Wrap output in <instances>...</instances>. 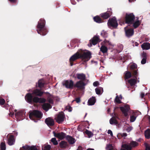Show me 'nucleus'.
Masks as SVG:
<instances>
[{
    "label": "nucleus",
    "mask_w": 150,
    "mask_h": 150,
    "mask_svg": "<svg viewBox=\"0 0 150 150\" xmlns=\"http://www.w3.org/2000/svg\"><path fill=\"white\" fill-rule=\"evenodd\" d=\"M91 55L90 52H85L81 49H79L70 57V65L72 66L74 65L73 62L79 59H81L83 62L86 63L91 58Z\"/></svg>",
    "instance_id": "obj_1"
},
{
    "label": "nucleus",
    "mask_w": 150,
    "mask_h": 150,
    "mask_svg": "<svg viewBox=\"0 0 150 150\" xmlns=\"http://www.w3.org/2000/svg\"><path fill=\"white\" fill-rule=\"evenodd\" d=\"M45 21L42 18L40 20L37 26V31L38 33L41 35H45L47 33V30L45 26Z\"/></svg>",
    "instance_id": "obj_2"
},
{
    "label": "nucleus",
    "mask_w": 150,
    "mask_h": 150,
    "mask_svg": "<svg viewBox=\"0 0 150 150\" xmlns=\"http://www.w3.org/2000/svg\"><path fill=\"white\" fill-rule=\"evenodd\" d=\"M42 113L40 111L36 110H34L32 111L29 112V117L34 122H36L38 120L42 117Z\"/></svg>",
    "instance_id": "obj_3"
},
{
    "label": "nucleus",
    "mask_w": 150,
    "mask_h": 150,
    "mask_svg": "<svg viewBox=\"0 0 150 150\" xmlns=\"http://www.w3.org/2000/svg\"><path fill=\"white\" fill-rule=\"evenodd\" d=\"M135 18V16L133 13H126L125 19V23L129 24H132L134 22Z\"/></svg>",
    "instance_id": "obj_4"
},
{
    "label": "nucleus",
    "mask_w": 150,
    "mask_h": 150,
    "mask_svg": "<svg viewBox=\"0 0 150 150\" xmlns=\"http://www.w3.org/2000/svg\"><path fill=\"white\" fill-rule=\"evenodd\" d=\"M65 118V116L64 113L61 112L56 115L54 119L58 123L61 124L64 122Z\"/></svg>",
    "instance_id": "obj_5"
},
{
    "label": "nucleus",
    "mask_w": 150,
    "mask_h": 150,
    "mask_svg": "<svg viewBox=\"0 0 150 150\" xmlns=\"http://www.w3.org/2000/svg\"><path fill=\"white\" fill-rule=\"evenodd\" d=\"M108 25L110 27L116 28L118 26L117 21L115 18H110L108 22Z\"/></svg>",
    "instance_id": "obj_6"
},
{
    "label": "nucleus",
    "mask_w": 150,
    "mask_h": 150,
    "mask_svg": "<svg viewBox=\"0 0 150 150\" xmlns=\"http://www.w3.org/2000/svg\"><path fill=\"white\" fill-rule=\"evenodd\" d=\"M35 97H33L32 93H28L25 96V99L28 103L32 104L35 103L34 99Z\"/></svg>",
    "instance_id": "obj_7"
},
{
    "label": "nucleus",
    "mask_w": 150,
    "mask_h": 150,
    "mask_svg": "<svg viewBox=\"0 0 150 150\" xmlns=\"http://www.w3.org/2000/svg\"><path fill=\"white\" fill-rule=\"evenodd\" d=\"M63 85L67 88L72 89L74 87V82L72 80H66L63 82Z\"/></svg>",
    "instance_id": "obj_8"
},
{
    "label": "nucleus",
    "mask_w": 150,
    "mask_h": 150,
    "mask_svg": "<svg viewBox=\"0 0 150 150\" xmlns=\"http://www.w3.org/2000/svg\"><path fill=\"white\" fill-rule=\"evenodd\" d=\"M86 85L85 83L82 81H77L75 84H74V87L77 88L79 90H82L85 88Z\"/></svg>",
    "instance_id": "obj_9"
},
{
    "label": "nucleus",
    "mask_w": 150,
    "mask_h": 150,
    "mask_svg": "<svg viewBox=\"0 0 150 150\" xmlns=\"http://www.w3.org/2000/svg\"><path fill=\"white\" fill-rule=\"evenodd\" d=\"M53 133L55 137L61 140L64 139L67 137L66 134L63 132L56 133L54 131Z\"/></svg>",
    "instance_id": "obj_10"
},
{
    "label": "nucleus",
    "mask_w": 150,
    "mask_h": 150,
    "mask_svg": "<svg viewBox=\"0 0 150 150\" xmlns=\"http://www.w3.org/2000/svg\"><path fill=\"white\" fill-rule=\"evenodd\" d=\"M7 143L10 146L14 144L15 142V139L13 135L8 134L7 136Z\"/></svg>",
    "instance_id": "obj_11"
},
{
    "label": "nucleus",
    "mask_w": 150,
    "mask_h": 150,
    "mask_svg": "<svg viewBox=\"0 0 150 150\" xmlns=\"http://www.w3.org/2000/svg\"><path fill=\"white\" fill-rule=\"evenodd\" d=\"M90 46H92V44L93 45H96L98 42H100L99 36L98 35L95 36L90 40Z\"/></svg>",
    "instance_id": "obj_12"
},
{
    "label": "nucleus",
    "mask_w": 150,
    "mask_h": 150,
    "mask_svg": "<svg viewBox=\"0 0 150 150\" xmlns=\"http://www.w3.org/2000/svg\"><path fill=\"white\" fill-rule=\"evenodd\" d=\"M112 12L110 11H108L106 12L100 14V17L103 19L108 18L112 15Z\"/></svg>",
    "instance_id": "obj_13"
},
{
    "label": "nucleus",
    "mask_w": 150,
    "mask_h": 150,
    "mask_svg": "<svg viewBox=\"0 0 150 150\" xmlns=\"http://www.w3.org/2000/svg\"><path fill=\"white\" fill-rule=\"evenodd\" d=\"M125 35L128 38L132 36L134 34V29L130 28L127 29H126V28H125Z\"/></svg>",
    "instance_id": "obj_14"
},
{
    "label": "nucleus",
    "mask_w": 150,
    "mask_h": 150,
    "mask_svg": "<svg viewBox=\"0 0 150 150\" xmlns=\"http://www.w3.org/2000/svg\"><path fill=\"white\" fill-rule=\"evenodd\" d=\"M45 122L49 127L52 126L54 125V120L51 117H49L46 118L45 120Z\"/></svg>",
    "instance_id": "obj_15"
},
{
    "label": "nucleus",
    "mask_w": 150,
    "mask_h": 150,
    "mask_svg": "<svg viewBox=\"0 0 150 150\" xmlns=\"http://www.w3.org/2000/svg\"><path fill=\"white\" fill-rule=\"evenodd\" d=\"M44 93V92L41 91L40 89H35L33 91L32 93L33 95L35 96L41 97Z\"/></svg>",
    "instance_id": "obj_16"
},
{
    "label": "nucleus",
    "mask_w": 150,
    "mask_h": 150,
    "mask_svg": "<svg viewBox=\"0 0 150 150\" xmlns=\"http://www.w3.org/2000/svg\"><path fill=\"white\" fill-rule=\"evenodd\" d=\"M34 101H35V103H45L46 101V100L44 98H39L37 96H35V97Z\"/></svg>",
    "instance_id": "obj_17"
},
{
    "label": "nucleus",
    "mask_w": 150,
    "mask_h": 150,
    "mask_svg": "<svg viewBox=\"0 0 150 150\" xmlns=\"http://www.w3.org/2000/svg\"><path fill=\"white\" fill-rule=\"evenodd\" d=\"M76 75L77 78L78 79L80 80V81H83L86 79V75L83 73L77 74Z\"/></svg>",
    "instance_id": "obj_18"
},
{
    "label": "nucleus",
    "mask_w": 150,
    "mask_h": 150,
    "mask_svg": "<svg viewBox=\"0 0 150 150\" xmlns=\"http://www.w3.org/2000/svg\"><path fill=\"white\" fill-rule=\"evenodd\" d=\"M66 138L70 144H73L76 142L75 139L70 136L67 135Z\"/></svg>",
    "instance_id": "obj_19"
},
{
    "label": "nucleus",
    "mask_w": 150,
    "mask_h": 150,
    "mask_svg": "<svg viewBox=\"0 0 150 150\" xmlns=\"http://www.w3.org/2000/svg\"><path fill=\"white\" fill-rule=\"evenodd\" d=\"M52 106L49 103H44L42 105V108L43 110L46 111H47L49 109L51 108Z\"/></svg>",
    "instance_id": "obj_20"
},
{
    "label": "nucleus",
    "mask_w": 150,
    "mask_h": 150,
    "mask_svg": "<svg viewBox=\"0 0 150 150\" xmlns=\"http://www.w3.org/2000/svg\"><path fill=\"white\" fill-rule=\"evenodd\" d=\"M59 146L61 148H66L69 146V144L67 142L62 141L59 143Z\"/></svg>",
    "instance_id": "obj_21"
},
{
    "label": "nucleus",
    "mask_w": 150,
    "mask_h": 150,
    "mask_svg": "<svg viewBox=\"0 0 150 150\" xmlns=\"http://www.w3.org/2000/svg\"><path fill=\"white\" fill-rule=\"evenodd\" d=\"M16 117L20 118L21 119H23L25 118V114L24 112L19 111L15 114Z\"/></svg>",
    "instance_id": "obj_22"
},
{
    "label": "nucleus",
    "mask_w": 150,
    "mask_h": 150,
    "mask_svg": "<svg viewBox=\"0 0 150 150\" xmlns=\"http://www.w3.org/2000/svg\"><path fill=\"white\" fill-rule=\"evenodd\" d=\"M137 81V78H134V79H131L129 80L128 81V82L131 86H132L135 84Z\"/></svg>",
    "instance_id": "obj_23"
},
{
    "label": "nucleus",
    "mask_w": 150,
    "mask_h": 150,
    "mask_svg": "<svg viewBox=\"0 0 150 150\" xmlns=\"http://www.w3.org/2000/svg\"><path fill=\"white\" fill-rule=\"evenodd\" d=\"M141 47L143 50H148L150 48V44L149 42H144L141 45Z\"/></svg>",
    "instance_id": "obj_24"
},
{
    "label": "nucleus",
    "mask_w": 150,
    "mask_h": 150,
    "mask_svg": "<svg viewBox=\"0 0 150 150\" xmlns=\"http://www.w3.org/2000/svg\"><path fill=\"white\" fill-rule=\"evenodd\" d=\"M96 100L95 97H92L88 100V104L89 105H93L96 102Z\"/></svg>",
    "instance_id": "obj_25"
},
{
    "label": "nucleus",
    "mask_w": 150,
    "mask_h": 150,
    "mask_svg": "<svg viewBox=\"0 0 150 150\" xmlns=\"http://www.w3.org/2000/svg\"><path fill=\"white\" fill-rule=\"evenodd\" d=\"M93 18L94 21L97 23H100L103 22V20L99 16H95Z\"/></svg>",
    "instance_id": "obj_26"
},
{
    "label": "nucleus",
    "mask_w": 150,
    "mask_h": 150,
    "mask_svg": "<svg viewBox=\"0 0 150 150\" xmlns=\"http://www.w3.org/2000/svg\"><path fill=\"white\" fill-rule=\"evenodd\" d=\"M141 23V21L139 20H137L136 21L132 23V26L134 28H137L140 24Z\"/></svg>",
    "instance_id": "obj_27"
},
{
    "label": "nucleus",
    "mask_w": 150,
    "mask_h": 150,
    "mask_svg": "<svg viewBox=\"0 0 150 150\" xmlns=\"http://www.w3.org/2000/svg\"><path fill=\"white\" fill-rule=\"evenodd\" d=\"M122 147L127 150H131L132 148L130 144H124L122 145Z\"/></svg>",
    "instance_id": "obj_28"
},
{
    "label": "nucleus",
    "mask_w": 150,
    "mask_h": 150,
    "mask_svg": "<svg viewBox=\"0 0 150 150\" xmlns=\"http://www.w3.org/2000/svg\"><path fill=\"white\" fill-rule=\"evenodd\" d=\"M132 76V74L129 71H127L125 73L124 78L125 79H128L131 78Z\"/></svg>",
    "instance_id": "obj_29"
},
{
    "label": "nucleus",
    "mask_w": 150,
    "mask_h": 150,
    "mask_svg": "<svg viewBox=\"0 0 150 150\" xmlns=\"http://www.w3.org/2000/svg\"><path fill=\"white\" fill-rule=\"evenodd\" d=\"M120 109L125 117H126L128 116L127 112L128 111H127L124 107L122 106L120 107Z\"/></svg>",
    "instance_id": "obj_30"
},
{
    "label": "nucleus",
    "mask_w": 150,
    "mask_h": 150,
    "mask_svg": "<svg viewBox=\"0 0 150 150\" xmlns=\"http://www.w3.org/2000/svg\"><path fill=\"white\" fill-rule=\"evenodd\" d=\"M144 135L146 138L148 139L150 138V129H148L145 131Z\"/></svg>",
    "instance_id": "obj_31"
},
{
    "label": "nucleus",
    "mask_w": 150,
    "mask_h": 150,
    "mask_svg": "<svg viewBox=\"0 0 150 150\" xmlns=\"http://www.w3.org/2000/svg\"><path fill=\"white\" fill-rule=\"evenodd\" d=\"M95 91L97 94H100L103 92V88L101 87H98L95 89Z\"/></svg>",
    "instance_id": "obj_32"
},
{
    "label": "nucleus",
    "mask_w": 150,
    "mask_h": 150,
    "mask_svg": "<svg viewBox=\"0 0 150 150\" xmlns=\"http://www.w3.org/2000/svg\"><path fill=\"white\" fill-rule=\"evenodd\" d=\"M100 50L104 54L107 52L108 49L107 47L105 46L102 45L100 48Z\"/></svg>",
    "instance_id": "obj_33"
},
{
    "label": "nucleus",
    "mask_w": 150,
    "mask_h": 150,
    "mask_svg": "<svg viewBox=\"0 0 150 150\" xmlns=\"http://www.w3.org/2000/svg\"><path fill=\"white\" fill-rule=\"evenodd\" d=\"M110 123L111 125L113 124L117 125L118 123L117 120L115 118H112L110 119Z\"/></svg>",
    "instance_id": "obj_34"
},
{
    "label": "nucleus",
    "mask_w": 150,
    "mask_h": 150,
    "mask_svg": "<svg viewBox=\"0 0 150 150\" xmlns=\"http://www.w3.org/2000/svg\"><path fill=\"white\" fill-rule=\"evenodd\" d=\"M0 148L1 150H6V145L4 142H2L1 143Z\"/></svg>",
    "instance_id": "obj_35"
},
{
    "label": "nucleus",
    "mask_w": 150,
    "mask_h": 150,
    "mask_svg": "<svg viewBox=\"0 0 150 150\" xmlns=\"http://www.w3.org/2000/svg\"><path fill=\"white\" fill-rule=\"evenodd\" d=\"M45 83L41 80H39L38 81V86L40 88H42L43 87Z\"/></svg>",
    "instance_id": "obj_36"
},
{
    "label": "nucleus",
    "mask_w": 150,
    "mask_h": 150,
    "mask_svg": "<svg viewBox=\"0 0 150 150\" xmlns=\"http://www.w3.org/2000/svg\"><path fill=\"white\" fill-rule=\"evenodd\" d=\"M131 147L132 148V147H134L137 146L138 145V143L136 141H132L131 142L129 143Z\"/></svg>",
    "instance_id": "obj_37"
},
{
    "label": "nucleus",
    "mask_w": 150,
    "mask_h": 150,
    "mask_svg": "<svg viewBox=\"0 0 150 150\" xmlns=\"http://www.w3.org/2000/svg\"><path fill=\"white\" fill-rule=\"evenodd\" d=\"M137 70H133L131 71L132 76L134 78H137L138 76Z\"/></svg>",
    "instance_id": "obj_38"
},
{
    "label": "nucleus",
    "mask_w": 150,
    "mask_h": 150,
    "mask_svg": "<svg viewBox=\"0 0 150 150\" xmlns=\"http://www.w3.org/2000/svg\"><path fill=\"white\" fill-rule=\"evenodd\" d=\"M30 146L27 145H25L21 148L20 150H30Z\"/></svg>",
    "instance_id": "obj_39"
},
{
    "label": "nucleus",
    "mask_w": 150,
    "mask_h": 150,
    "mask_svg": "<svg viewBox=\"0 0 150 150\" xmlns=\"http://www.w3.org/2000/svg\"><path fill=\"white\" fill-rule=\"evenodd\" d=\"M114 102L117 104H120L122 103L120 99L118 96H117L115 99Z\"/></svg>",
    "instance_id": "obj_40"
},
{
    "label": "nucleus",
    "mask_w": 150,
    "mask_h": 150,
    "mask_svg": "<svg viewBox=\"0 0 150 150\" xmlns=\"http://www.w3.org/2000/svg\"><path fill=\"white\" fill-rule=\"evenodd\" d=\"M85 132L86 134H87L88 135V137L89 138L91 137L93 135V134L92 133V132H91L87 129H86L85 131Z\"/></svg>",
    "instance_id": "obj_41"
},
{
    "label": "nucleus",
    "mask_w": 150,
    "mask_h": 150,
    "mask_svg": "<svg viewBox=\"0 0 150 150\" xmlns=\"http://www.w3.org/2000/svg\"><path fill=\"white\" fill-rule=\"evenodd\" d=\"M137 65L135 63H133L130 66V69H131V71L133 70H135V69H137Z\"/></svg>",
    "instance_id": "obj_42"
},
{
    "label": "nucleus",
    "mask_w": 150,
    "mask_h": 150,
    "mask_svg": "<svg viewBox=\"0 0 150 150\" xmlns=\"http://www.w3.org/2000/svg\"><path fill=\"white\" fill-rule=\"evenodd\" d=\"M51 142L54 145H57L58 144V142L55 138H52L51 139Z\"/></svg>",
    "instance_id": "obj_43"
},
{
    "label": "nucleus",
    "mask_w": 150,
    "mask_h": 150,
    "mask_svg": "<svg viewBox=\"0 0 150 150\" xmlns=\"http://www.w3.org/2000/svg\"><path fill=\"white\" fill-rule=\"evenodd\" d=\"M51 146L50 145H48L44 147V150H50Z\"/></svg>",
    "instance_id": "obj_44"
},
{
    "label": "nucleus",
    "mask_w": 150,
    "mask_h": 150,
    "mask_svg": "<svg viewBox=\"0 0 150 150\" xmlns=\"http://www.w3.org/2000/svg\"><path fill=\"white\" fill-rule=\"evenodd\" d=\"M5 101L4 99L3 98L0 99V105H3L4 104Z\"/></svg>",
    "instance_id": "obj_45"
},
{
    "label": "nucleus",
    "mask_w": 150,
    "mask_h": 150,
    "mask_svg": "<svg viewBox=\"0 0 150 150\" xmlns=\"http://www.w3.org/2000/svg\"><path fill=\"white\" fill-rule=\"evenodd\" d=\"M136 119V117L135 116L132 115L130 117V121L131 122H133Z\"/></svg>",
    "instance_id": "obj_46"
},
{
    "label": "nucleus",
    "mask_w": 150,
    "mask_h": 150,
    "mask_svg": "<svg viewBox=\"0 0 150 150\" xmlns=\"http://www.w3.org/2000/svg\"><path fill=\"white\" fill-rule=\"evenodd\" d=\"M8 1L13 4H16L18 3V0H8Z\"/></svg>",
    "instance_id": "obj_47"
},
{
    "label": "nucleus",
    "mask_w": 150,
    "mask_h": 150,
    "mask_svg": "<svg viewBox=\"0 0 150 150\" xmlns=\"http://www.w3.org/2000/svg\"><path fill=\"white\" fill-rule=\"evenodd\" d=\"M132 129V127L131 126H129L127 127L126 129V130L128 132H130Z\"/></svg>",
    "instance_id": "obj_48"
},
{
    "label": "nucleus",
    "mask_w": 150,
    "mask_h": 150,
    "mask_svg": "<svg viewBox=\"0 0 150 150\" xmlns=\"http://www.w3.org/2000/svg\"><path fill=\"white\" fill-rule=\"evenodd\" d=\"M47 100L49 102V103H50L51 104H53L54 102H53V99L52 98H48Z\"/></svg>",
    "instance_id": "obj_49"
},
{
    "label": "nucleus",
    "mask_w": 150,
    "mask_h": 150,
    "mask_svg": "<svg viewBox=\"0 0 150 150\" xmlns=\"http://www.w3.org/2000/svg\"><path fill=\"white\" fill-rule=\"evenodd\" d=\"M142 57L143 58H147V54L146 53L143 52L142 54Z\"/></svg>",
    "instance_id": "obj_50"
},
{
    "label": "nucleus",
    "mask_w": 150,
    "mask_h": 150,
    "mask_svg": "<svg viewBox=\"0 0 150 150\" xmlns=\"http://www.w3.org/2000/svg\"><path fill=\"white\" fill-rule=\"evenodd\" d=\"M124 107L125 108V109H126V110H127V111H129V110L130 109L129 106V105H126L124 106Z\"/></svg>",
    "instance_id": "obj_51"
},
{
    "label": "nucleus",
    "mask_w": 150,
    "mask_h": 150,
    "mask_svg": "<svg viewBox=\"0 0 150 150\" xmlns=\"http://www.w3.org/2000/svg\"><path fill=\"white\" fill-rule=\"evenodd\" d=\"M75 101L77 103H78L80 102L81 101V99L80 97H78L77 98H76L75 99V100H74L73 101Z\"/></svg>",
    "instance_id": "obj_52"
},
{
    "label": "nucleus",
    "mask_w": 150,
    "mask_h": 150,
    "mask_svg": "<svg viewBox=\"0 0 150 150\" xmlns=\"http://www.w3.org/2000/svg\"><path fill=\"white\" fill-rule=\"evenodd\" d=\"M30 150H38L36 146H30Z\"/></svg>",
    "instance_id": "obj_53"
},
{
    "label": "nucleus",
    "mask_w": 150,
    "mask_h": 150,
    "mask_svg": "<svg viewBox=\"0 0 150 150\" xmlns=\"http://www.w3.org/2000/svg\"><path fill=\"white\" fill-rule=\"evenodd\" d=\"M146 58H143L141 61V63L142 64H144L146 62Z\"/></svg>",
    "instance_id": "obj_54"
},
{
    "label": "nucleus",
    "mask_w": 150,
    "mask_h": 150,
    "mask_svg": "<svg viewBox=\"0 0 150 150\" xmlns=\"http://www.w3.org/2000/svg\"><path fill=\"white\" fill-rule=\"evenodd\" d=\"M66 109L68 110L69 112H71L72 111V108L70 106H67L66 107Z\"/></svg>",
    "instance_id": "obj_55"
},
{
    "label": "nucleus",
    "mask_w": 150,
    "mask_h": 150,
    "mask_svg": "<svg viewBox=\"0 0 150 150\" xmlns=\"http://www.w3.org/2000/svg\"><path fill=\"white\" fill-rule=\"evenodd\" d=\"M99 84V83L98 81H95L93 83V85L94 86H97Z\"/></svg>",
    "instance_id": "obj_56"
},
{
    "label": "nucleus",
    "mask_w": 150,
    "mask_h": 150,
    "mask_svg": "<svg viewBox=\"0 0 150 150\" xmlns=\"http://www.w3.org/2000/svg\"><path fill=\"white\" fill-rule=\"evenodd\" d=\"M108 133L110 134L111 136H112L113 134L112 131L110 130H108Z\"/></svg>",
    "instance_id": "obj_57"
},
{
    "label": "nucleus",
    "mask_w": 150,
    "mask_h": 150,
    "mask_svg": "<svg viewBox=\"0 0 150 150\" xmlns=\"http://www.w3.org/2000/svg\"><path fill=\"white\" fill-rule=\"evenodd\" d=\"M112 146L111 144H109L108 145H107V149H109V148H110V149H112V148H111L112 147Z\"/></svg>",
    "instance_id": "obj_58"
},
{
    "label": "nucleus",
    "mask_w": 150,
    "mask_h": 150,
    "mask_svg": "<svg viewBox=\"0 0 150 150\" xmlns=\"http://www.w3.org/2000/svg\"><path fill=\"white\" fill-rule=\"evenodd\" d=\"M117 137L119 139H120L122 137V134H119L117 135Z\"/></svg>",
    "instance_id": "obj_59"
},
{
    "label": "nucleus",
    "mask_w": 150,
    "mask_h": 150,
    "mask_svg": "<svg viewBox=\"0 0 150 150\" xmlns=\"http://www.w3.org/2000/svg\"><path fill=\"white\" fill-rule=\"evenodd\" d=\"M104 42L105 44L108 43L109 44H110V43L109 41L105 39V40H104Z\"/></svg>",
    "instance_id": "obj_60"
},
{
    "label": "nucleus",
    "mask_w": 150,
    "mask_h": 150,
    "mask_svg": "<svg viewBox=\"0 0 150 150\" xmlns=\"http://www.w3.org/2000/svg\"><path fill=\"white\" fill-rule=\"evenodd\" d=\"M105 33H106L103 32V33H101V35L103 36L104 37H106V35H105Z\"/></svg>",
    "instance_id": "obj_61"
},
{
    "label": "nucleus",
    "mask_w": 150,
    "mask_h": 150,
    "mask_svg": "<svg viewBox=\"0 0 150 150\" xmlns=\"http://www.w3.org/2000/svg\"><path fill=\"white\" fill-rule=\"evenodd\" d=\"M4 107L6 109H8V104H6L4 105Z\"/></svg>",
    "instance_id": "obj_62"
},
{
    "label": "nucleus",
    "mask_w": 150,
    "mask_h": 150,
    "mask_svg": "<svg viewBox=\"0 0 150 150\" xmlns=\"http://www.w3.org/2000/svg\"><path fill=\"white\" fill-rule=\"evenodd\" d=\"M122 137H126L127 136V134L126 133H123L122 134Z\"/></svg>",
    "instance_id": "obj_63"
},
{
    "label": "nucleus",
    "mask_w": 150,
    "mask_h": 150,
    "mask_svg": "<svg viewBox=\"0 0 150 150\" xmlns=\"http://www.w3.org/2000/svg\"><path fill=\"white\" fill-rule=\"evenodd\" d=\"M144 96V93H141V97L142 98H143Z\"/></svg>",
    "instance_id": "obj_64"
}]
</instances>
